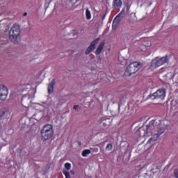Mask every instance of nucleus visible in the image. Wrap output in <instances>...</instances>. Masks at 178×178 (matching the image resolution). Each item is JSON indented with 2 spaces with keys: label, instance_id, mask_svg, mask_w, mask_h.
<instances>
[{
  "label": "nucleus",
  "instance_id": "obj_6",
  "mask_svg": "<svg viewBox=\"0 0 178 178\" xmlns=\"http://www.w3.org/2000/svg\"><path fill=\"white\" fill-rule=\"evenodd\" d=\"M99 43V38H96L95 40H94L89 45V47L86 49L85 54L86 55H90V54H91V52H92V51H94V49H95L97 44Z\"/></svg>",
  "mask_w": 178,
  "mask_h": 178
},
{
  "label": "nucleus",
  "instance_id": "obj_28",
  "mask_svg": "<svg viewBox=\"0 0 178 178\" xmlns=\"http://www.w3.org/2000/svg\"><path fill=\"white\" fill-rule=\"evenodd\" d=\"M70 173H71V175H74V170H71Z\"/></svg>",
  "mask_w": 178,
  "mask_h": 178
},
{
  "label": "nucleus",
  "instance_id": "obj_15",
  "mask_svg": "<svg viewBox=\"0 0 178 178\" xmlns=\"http://www.w3.org/2000/svg\"><path fill=\"white\" fill-rule=\"evenodd\" d=\"M113 6L114 9H118V8H121L122 0H113Z\"/></svg>",
  "mask_w": 178,
  "mask_h": 178
},
{
  "label": "nucleus",
  "instance_id": "obj_2",
  "mask_svg": "<svg viewBox=\"0 0 178 178\" xmlns=\"http://www.w3.org/2000/svg\"><path fill=\"white\" fill-rule=\"evenodd\" d=\"M41 134L43 141H48V140H51V138L54 137V129H52V125H44L41 130Z\"/></svg>",
  "mask_w": 178,
  "mask_h": 178
},
{
  "label": "nucleus",
  "instance_id": "obj_14",
  "mask_svg": "<svg viewBox=\"0 0 178 178\" xmlns=\"http://www.w3.org/2000/svg\"><path fill=\"white\" fill-rule=\"evenodd\" d=\"M105 45V42H102L99 46L97 47L95 54L96 55H99V54H101V52H102V49H104V47Z\"/></svg>",
  "mask_w": 178,
  "mask_h": 178
},
{
  "label": "nucleus",
  "instance_id": "obj_4",
  "mask_svg": "<svg viewBox=\"0 0 178 178\" xmlns=\"http://www.w3.org/2000/svg\"><path fill=\"white\" fill-rule=\"evenodd\" d=\"M169 56H165L161 58L156 57L151 62L152 67L154 69H156V67H159V66H162L164 63H168L169 62Z\"/></svg>",
  "mask_w": 178,
  "mask_h": 178
},
{
  "label": "nucleus",
  "instance_id": "obj_7",
  "mask_svg": "<svg viewBox=\"0 0 178 178\" xmlns=\"http://www.w3.org/2000/svg\"><path fill=\"white\" fill-rule=\"evenodd\" d=\"M124 13V9H122V10L115 17L113 22V29H116L118 24H119L120 22H122V19H123Z\"/></svg>",
  "mask_w": 178,
  "mask_h": 178
},
{
  "label": "nucleus",
  "instance_id": "obj_20",
  "mask_svg": "<svg viewBox=\"0 0 178 178\" xmlns=\"http://www.w3.org/2000/svg\"><path fill=\"white\" fill-rule=\"evenodd\" d=\"M86 19L88 20H90V19H91V12H90V10H88V8L86 9Z\"/></svg>",
  "mask_w": 178,
  "mask_h": 178
},
{
  "label": "nucleus",
  "instance_id": "obj_26",
  "mask_svg": "<svg viewBox=\"0 0 178 178\" xmlns=\"http://www.w3.org/2000/svg\"><path fill=\"white\" fill-rule=\"evenodd\" d=\"M77 108H79V105H74L73 107V109H77Z\"/></svg>",
  "mask_w": 178,
  "mask_h": 178
},
{
  "label": "nucleus",
  "instance_id": "obj_10",
  "mask_svg": "<svg viewBox=\"0 0 178 178\" xmlns=\"http://www.w3.org/2000/svg\"><path fill=\"white\" fill-rule=\"evenodd\" d=\"M22 104L23 106H25V108H27V106H30L31 104V97L30 95H24L22 96Z\"/></svg>",
  "mask_w": 178,
  "mask_h": 178
},
{
  "label": "nucleus",
  "instance_id": "obj_29",
  "mask_svg": "<svg viewBox=\"0 0 178 178\" xmlns=\"http://www.w3.org/2000/svg\"><path fill=\"white\" fill-rule=\"evenodd\" d=\"M27 15V13H24V16H26Z\"/></svg>",
  "mask_w": 178,
  "mask_h": 178
},
{
  "label": "nucleus",
  "instance_id": "obj_21",
  "mask_svg": "<svg viewBox=\"0 0 178 178\" xmlns=\"http://www.w3.org/2000/svg\"><path fill=\"white\" fill-rule=\"evenodd\" d=\"M63 173L65 176V178H71L70 172H69V171H66L65 170H63Z\"/></svg>",
  "mask_w": 178,
  "mask_h": 178
},
{
  "label": "nucleus",
  "instance_id": "obj_13",
  "mask_svg": "<svg viewBox=\"0 0 178 178\" xmlns=\"http://www.w3.org/2000/svg\"><path fill=\"white\" fill-rule=\"evenodd\" d=\"M9 116V110L6 108L0 109V118L1 119H6Z\"/></svg>",
  "mask_w": 178,
  "mask_h": 178
},
{
  "label": "nucleus",
  "instance_id": "obj_8",
  "mask_svg": "<svg viewBox=\"0 0 178 178\" xmlns=\"http://www.w3.org/2000/svg\"><path fill=\"white\" fill-rule=\"evenodd\" d=\"M8 88L4 85H0V99L5 101L8 98Z\"/></svg>",
  "mask_w": 178,
  "mask_h": 178
},
{
  "label": "nucleus",
  "instance_id": "obj_22",
  "mask_svg": "<svg viewBox=\"0 0 178 178\" xmlns=\"http://www.w3.org/2000/svg\"><path fill=\"white\" fill-rule=\"evenodd\" d=\"M65 168L67 170H70V168H72V165L70 163H66L65 164Z\"/></svg>",
  "mask_w": 178,
  "mask_h": 178
},
{
  "label": "nucleus",
  "instance_id": "obj_24",
  "mask_svg": "<svg viewBox=\"0 0 178 178\" xmlns=\"http://www.w3.org/2000/svg\"><path fill=\"white\" fill-rule=\"evenodd\" d=\"M48 6H49V3L48 4H47V3L44 4L45 10H47V9H48Z\"/></svg>",
  "mask_w": 178,
  "mask_h": 178
},
{
  "label": "nucleus",
  "instance_id": "obj_1",
  "mask_svg": "<svg viewBox=\"0 0 178 178\" xmlns=\"http://www.w3.org/2000/svg\"><path fill=\"white\" fill-rule=\"evenodd\" d=\"M140 137H153L149 139V143H154L158 140V136L165 133V129L162 127L161 122L156 120H152L149 123L143 124L140 127L137 131Z\"/></svg>",
  "mask_w": 178,
  "mask_h": 178
},
{
  "label": "nucleus",
  "instance_id": "obj_23",
  "mask_svg": "<svg viewBox=\"0 0 178 178\" xmlns=\"http://www.w3.org/2000/svg\"><path fill=\"white\" fill-rule=\"evenodd\" d=\"M174 176L175 178H178V169L174 170Z\"/></svg>",
  "mask_w": 178,
  "mask_h": 178
},
{
  "label": "nucleus",
  "instance_id": "obj_17",
  "mask_svg": "<svg viewBox=\"0 0 178 178\" xmlns=\"http://www.w3.org/2000/svg\"><path fill=\"white\" fill-rule=\"evenodd\" d=\"M118 60H119V62H121V63H123V62H124V60H127V57H124V56H122V54H120L118 56Z\"/></svg>",
  "mask_w": 178,
  "mask_h": 178
},
{
  "label": "nucleus",
  "instance_id": "obj_19",
  "mask_svg": "<svg viewBox=\"0 0 178 178\" xmlns=\"http://www.w3.org/2000/svg\"><path fill=\"white\" fill-rule=\"evenodd\" d=\"M89 154H91V150L85 149L82 152V156H87V155H89Z\"/></svg>",
  "mask_w": 178,
  "mask_h": 178
},
{
  "label": "nucleus",
  "instance_id": "obj_3",
  "mask_svg": "<svg viewBox=\"0 0 178 178\" xmlns=\"http://www.w3.org/2000/svg\"><path fill=\"white\" fill-rule=\"evenodd\" d=\"M165 97H166V89L160 88L153 94H150L148 96V98L156 99L157 101L161 102V101H163V99H165Z\"/></svg>",
  "mask_w": 178,
  "mask_h": 178
},
{
  "label": "nucleus",
  "instance_id": "obj_9",
  "mask_svg": "<svg viewBox=\"0 0 178 178\" xmlns=\"http://www.w3.org/2000/svg\"><path fill=\"white\" fill-rule=\"evenodd\" d=\"M9 40L11 42H13L15 45H20V42H22L20 36L15 33H10V32H9Z\"/></svg>",
  "mask_w": 178,
  "mask_h": 178
},
{
  "label": "nucleus",
  "instance_id": "obj_27",
  "mask_svg": "<svg viewBox=\"0 0 178 178\" xmlns=\"http://www.w3.org/2000/svg\"><path fill=\"white\" fill-rule=\"evenodd\" d=\"M106 16V14H104L102 17V20H104V19H105V17Z\"/></svg>",
  "mask_w": 178,
  "mask_h": 178
},
{
  "label": "nucleus",
  "instance_id": "obj_5",
  "mask_svg": "<svg viewBox=\"0 0 178 178\" xmlns=\"http://www.w3.org/2000/svg\"><path fill=\"white\" fill-rule=\"evenodd\" d=\"M140 66V64L138 62H134L127 66L125 73L129 76H131V74H134L138 72Z\"/></svg>",
  "mask_w": 178,
  "mask_h": 178
},
{
  "label": "nucleus",
  "instance_id": "obj_16",
  "mask_svg": "<svg viewBox=\"0 0 178 178\" xmlns=\"http://www.w3.org/2000/svg\"><path fill=\"white\" fill-rule=\"evenodd\" d=\"M102 123L104 127H108V126H111V123H112V120H111V118H107L106 120H103Z\"/></svg>",
  "mask_w": 178,
  "mask_h": 178
},
{
  "label": "nucleus",
  "instance_id": "obj_12",
  "mask_svg": "<svg viewBox=\"0 0 178 178\" xmlns=\"http://www.w3.org/2000/svg\"><path fill=\"white\" fill-rule=\"evenodd\" d=\"M56 79H53L49 83L47 88V91L49 94H52L54 92V86L55 84H56Z\"/></svg>",
  "mask_w": 178,
  "mask_h": 178
},
{
  "label": "nucleus",
  "instance_id": "obj_11",
  "mask_svg": "<svg viewBox=\"0 0 178 178\" xmlns=\"http://www.w3.org/2000/svg\"><path fill=\"white\" fill-rule=\"evenodd\" d=\"M11 34H15L16 35L20 36V26L19 24H15L11 28L10 32Z\"/></svg>",
  "mask_w": 178,
  "mask_h": 178
},
{
  "label": "nucleus",
  "instance_id": "obj_25",
  "mask_svg": "<svg viewBox=\"0 0 178 178\" xmlns=\"http://www.w3.org/2000/svg\"><path fill=\"white\" fill-rule=\"evenodd\" d=\"M91 149L94 150L95 152H98V148L95 147V148H91Z\"/></svg>",
  "mask_w": 178,
  "mask_h": 178
},
{
  "label": "nucleus",
  "instance_id": "obj_18",
  "mask_svg": "<svg viewBox=\"0 0 178 178\" xmlns=\"http://www.w3.org/2000/svg\"><path fill=\"white\" fill-rule=\"evenodd\" d=\"M113 149V145L112 143H108L106 147V151H112Z\"/></svg>",
  "mask_w": 178,
  "mask_h": 178
},
{
  "label": "nucleus",
  "instance_id": "obj_30",
  "mask_svg": "<svg viewBox=\"0 0 178 178\" xmlns=\"http://www.w3.org/2000/svg\"><path fill=\"white\" fill-rule=\"evenodd\" d=\"M79 145H81V142H79Z\"/></svg>",
  "mask_w": 178,
  "mask_h": 178
}]
</instances>
